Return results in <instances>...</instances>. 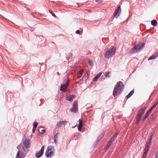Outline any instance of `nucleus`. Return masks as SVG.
<instances>
[{
    "instance_id": "49530a36",
    "label": "nucleus",
    "mask_w": 158,
    "mask_h": 158,
    "mask_svg": "<svg viewBox=\"0 0 158 158\" xmlns=\"http://www.w3.org/2000/svg\"><path fill=\"white\" fill-rule=\"evenodd\" d=\"M20 148V145H18L17 147V148L19 150V151Z\"/></svg>"
},
{
    "instance_id": "4468645a",
    "label": "nucleus",
    "mask_w": 158,
    "mask_h": 158,
    "mask_svg": "<svg viewBox=\"0 0 158 158\" xmlns=\"http://www.w3.org/2000/svg\"><path fill=\"white\" fill-rule=\"evenodd\" d=\"M104 133H102L98 137L97 139V141H96V142L97 143H98L100 140L104 136Z\"/></svg>"
},
{
    "instance_id": "1a4fd4ad",
    "label": "nucleus",
    "mask_w": 158,
    "mask_h": 158,
    "mask_svg": "<svg viewBox=\"0 0 158 158\" xmlns=\"http://www.w3.org/2000/svg\"><path fill=\"white\" fill-rule=\"evenodd\" d=\"M25 157L23 152L18 151L15 158H24Z\"/></svg>"
},
{
    "instance_id": "a878e982",
    "label": "nucleus",
    "mask_w": 158,
    "mask_h": 158,
    "mask_svg": "<svg viewBox=\"0 0 158 158\" xmlns=\"http://www.w3.org/2000/svg\"><path fill=\"white\" fill-rule=\"evenodd\" d=\"M142 116H141V115L137 114L136 119L140 120L142 118Z\"/></svg>"
},
{
    "instance_id": "9b49d317",
    "label": "nucleus",
    "mask_w": 158,
    "mask_h": 158,
    "mask_svg": "<svg viewBox=\"0 0 158 158\" xmlns=\"http://www.w3.org/2000/svg\"><path fill=\"white\" fill-rule=\"evenodd\" d=\"M67 122L66 121H59L57 123L56 126L57 127H61L62 125L64 124V123H67Z\"/></svg>"
},
{
    "instance_id": "ea45409f",
    "label": "nucleus",
    "mask_w": 158,
    "mask_h": 158,
    "mask_svg": "<svg viewBox=\"0 0 158 158\" xmlns=\"http://www.w3.org/2000/svg\"><path fill=\"white\" fill-rule=\"evenodd\" d=\"M140 120L136 119V124H137L139 122Z\"/></svg>"
},
{
    "instance_id": "2f4dec72",
    "label": "nucleus",
    "mask_w": 158,
    "mask_h": 158,
    "mask_svg": "<svg viewBox=\"0 0 158 158\" xmlns=\"http://www.w3.org/2000/svg\"><path fill=\"white\" fill-rule=\"evenodd\" d=\"M49 12L51 14V15L53 16L54 17H56L55 14L52 12V11H49Z\"/></svg>"
},
{
    "instance_id": "aec40b11",
    "label": "nucleus",
    "mask_w": 158,
    "mask_h": 158,
    "mask_svg": "<svg viewBox=\"0 0 158 158\" xmlns=\"http://www.w3.org/2000/svg\"><path fill=\"white\" fill-rule=\"evenodd\" d=\"M151 24L153 26H156L157 24V22L156 20H153L151 21Z\"/></svg>"
},
{
    "instance_id": "c03bdc74",
    "label": "nucleus",
    "mask_w": 158,
    "mask_h": 158,
    "mask_svg": "<svg viewBox=\"0 0 158 158\" xmlns=\"http://www.w3.org/2000/svg\"><path fill=\"white\" fill-rule=\"evenodd\" d=\"M110 147V146H108V145H107L106 146L105 149V150H106L108 148Z\"/></svg>"
},
{
    "instance_id": "bb28decb",
    "label": "nucleus",
    "mask_w": 158,
    "mask_h": 158,
    "mask_svg": "<svg viewBox=\"0 0 158 158\" xmlns=\"http://www.w3.org/2000/svg\"><path fill=\"white\" fill-rule=\"evenodd\" d=\"M38 125V123L37 122L34 123L33 127L36 128L37 127Z\"/></svg>"
},
{
    "instance_id": "393cba45",
    "label": "nucleus",
    "mask_w": 158,
    "mask_h": 158,
    "mask_svg": "<svg viewBox=\"0 0 158 158\" xmlns=\"http://www.w3.org/2000/svg\"><path fill=\"white\" fill-rule=\"evenodd\" d=\"M78 126H82V121L81 119H79Z\"/></svg>"
},
{
    "instance_id": "0eeeda50",
    "label": "nucleus",
    "mask_w": 158,
    "mask_h": 158,
    "mask_svg": "<svg viewBox=\"0 0 158 158\" xmlns=\"http://www.w3.org/2000/svg\"><path fill=\"white\" fill-rule=\"evenodd\" d=\"M77 101H74L73 107L70 110L72 112L75 113L76 112L77 109Z\"/></svg>"
},
{
    "instance_id": "de8ad7c7",
    "label": "nucleus",
    "mask_w": 158,
    "mask_h": 158,
    "mask_svg": "<svg viewBox=\"0 0 158 158\" xmlns=\"http://www.w3.org/2000/svg\"><path fill=\"white\" fill-rule=\"evenodd\" d=\"M151 141V140L148 139L147 143H150Z\"/></svg>"
},
{
    "instance_id": "ddd939ff",
    "label": "nucleus",
    "mask_w": 158,
    "mask_h": 158,
    "mask_svg": "<svg viewBox=\"0 0 158 158\" xmlns=\"http://www.w3.org/2000/svg\"><path fill=\"white\" fill-rule=\"evenodd\" d=\"M158 56V52L154 54L152 56H151L148 59V60H150L152 59H156Z\"/></svg>"
},
{
    "instance_id": "5701e85b",
    "label": "nucleus",
    "mask_w": 158,
    "mask_h": 158,
    "mask_svg": "<svg viewBox=\"0 0 158 158\" xmlns=\"http://www.w3.org/2000/svg\"><path fill=\"white\" fill-rule=\"evenodd\" d=\"M109 72H106L105 73V76L106 77H108V78H109L110 77V75H109Z\"/></svg>"
},
{
    "instance_id": "f257e3e1",
    "label": "nucleus",
    "mask_w": 158,
    "mask_h": 158,
    "mask_svg": "<svg viewBox=\"0 0 158 158\" xmlns=\"http://www.w3.org/2000/svg\"><path fill=\"white\" fill-rule=\"evenodd\" d=\"M124 85L123 83L121 81L117 82L115 85L113 92V96H117L118 94H121L123 90Z\"/></svg>"
},
{
    "instance_id": "e433bc0d",
    "label": "nucleus",
    "mask_w": 158,
    "mask_h": 158,
    "mask_svg": "<svg viewBox=\"0 0 158 158\" xmlns=\"http://www.w3.org/2000/svg\"><path fill=\"white\" fill-rule=\"evenodd\" d=\"M155 158H158V151L155 154Z\"/></svg>"
},
{
    "instance_id": "f3484780",
    "label": "nucleus",
    "mask_w": 158,
    "mask_h": 158,
    "mask_svg": "<svg viewBox=\"0 0 158 158\" xmlns=\"http://www.w3.org/2000/svg\"><path fill=\"white\" fill-rule=\"evenodd\" d=\"M102 73L101 72L99 73L96 76L94 77L93 78L94 81H96L97 80L98 78L101 76Z\"/></svg>"
},
{
    "instance_id": "09e8293b",
    "label": "nucleus",
    "mask_w": 158,
    "mask_h": 158,
    "mask_svg": "<svg viewBox=\"0 0 158 158\" xmlns=\"http://www.w3.org/2000/svg\"><path fill=\"white\" fill-rule=\"evenodd\" d=\"M66 59L67 60H69V58L67 56H66Z\"/></svg>"
},
{
    "instance_id": "4be33fe9",
    "label": "nucleus",
    "mask_w": 158,
    "mask_h": 158,
    "mask_svg": "<svg viewBox=\"0 0 158 158\" xmlns=\"http://www.w3.org/2000/svg\"><path fill=\"white\" fill-rule=\"evenodd\" d=\"M158 104V102H156V103H155L150 108L149 110H152L153 109H154L157 105Z\"/></svg>"
},
{
    "instance_id": "a211bd4d",
    "label": "nucleus",
    "mask_w": 158,
    "mask_h": 158,
    "mask_svg": "<svg viewBox=\"0 0 158 158\" xmlns=\"http://www.w3.org/2000/svg\"><path fill=\"white\" fill-rule=\"evenodd\" d=\"M117 135L118 134L117 133H116L114 134L113 136L110 139V141L113 142L114 141V139H115L117 137Z\"/></svg>"
},
{
    "instance_id": "7ed1b4c3",
    "label": "nucleus",
    "mask_w": 158,
    "mask_h": 158,
    "mask_svg": "<svg viewBox=\"0 0 158 158\" xmlns=\"http://www.w3.org/2000/svg\"><path fill=\"white\" fill-rule=\"evenodd\" d=\"M54 149L53 146H48L45 153V156L47 157H51L53 156L54 154Z\"/></svg>"
},
{
    "instance_id": "423d86ee",
    "label": "nucleus",
    "mask_w": 158,
    "mask_h": 158,
    "mask_svg": "<svg viewBox=\"0 0 158 158\" xmlns=\"http://www.w3.org/2000/svg\"><path fill=\"white\" fill-rule=\"evenodd\" d=\"M44 146H43L41 148L40 151L36 152L35 156L37 158H39L42 156L44 153Z\"/></svg>"
},
{
    "instance_id": "79ce46f5",
    "label": "nucleus",
    "mask_w": 158,
    "mask_h": 158,
    "mask_svg": "<svg viewBox=\"0 0 158 158\" xmlns=\"http://www.w3.org/2000/svg\"><path fill=\"white\" fill-rule=\"evenodd\" d=\"M35 128H33L32 129V133H34L35 132Z\"/></svg>"
},
{
    "instance_id": "f03ea898",
    "label": "nucleus",
    "mask_w": 158,
    "mask_h": 158,
    "mask_svg": "<svg viewBox=\"0 0 158 158\" xmlns=\"http://www.w3.org/2000/svg\"><path fill=\"white\" fill-rule=\"evenodd\" d=\"M116 48L113 46H112L104 54V57L106 59H109L114 55L115 52Z\"/></svg>"
},
{
    "instance_id": "c9c22d12",
    "label": "nucleus",
    "mask_w": 158,
    "mask_h": 158,
    "mask_svg": "<svg viewBox=\"0 0 158 158\" xmlns=\"http://www.w3.org/2000/svg\"><path fill=\"white\" fill-rule=\"evenodd\" d=\"M149 147L146 146L145 149V152H147L149 150Z\"/></svg>"
},
{
    "instance_id": "4c0bfd02",
    "label": "nucleus",
    "mask_w": 158,
    "mask_h": 158,
    "mask_svg": "<svg viewBox=\"0 0 158 158\" xmlns=\"http://www.w3.org/2000/svg\"><path fill=\"white\" fill-rule=\"evenodd\" d=\"M102 1V0H96V2L98 3L101 2Z\"/></svg>"
},
{
    "instance_id": "f8f14e48",
    "label": "nucleus",
    "mask_w": 158,
    "mask_h": 158,
    "mask_svg": "<svg viewBox=\"0 0 158 158\" xmlns=\"http://www.w3.org/2000/svg\"><path fill=\"white\" fill-rule=\"evenodd\" d=\"M146 109V107H142L139 111L138 113L137 114L138 115H141V116H142L143 114H144L145 110Z\"/></svg>"
},
{
    "instance_id": "3c124183",
    "label": "nucleus",
    "mask_w": 158,
    "mask_h": 158,
    "mask_svg": "<svg viewBox=\"0 0 158 158\" xmlns=\"http://www.w3.org/2000/svg\"><path fill=\"white\" fill-rule=\"evenodd\" d=\"M73 127V128H74V127Z\"/></svg>"
},
{
    "instance_id": "dca6fc26",
    "label": "nucleus",
    "mask_w": 158,
    "mask_h": 158,
    "mask_svg": "<svg viewBox=\"0 0 158 158\" xmlns=\"http://www.w3.org/2000/svg\"><path fill=\"white\" fill-rule=\"evenodd\" d=\"M60 134L59 133L57 132L55 134L54 137V142L55 144H56V143L57 141V139L58 138V136Z\"/></svg>"
},
{
    "instance_id": "37998d69",
    "label": "nucleus",
    "mask_w": 158,
    "mask_h": 158,
    "mask_svg": "<svg viewBox=\"0 0 158 158\" xmlns=\"http://www.w3.org/2000/svg\"><path fill=\"white\" fill-rule=\"evenodd\" d=\"M80 33V31L79 30H77L76 32V33L77 34H79Z\"/></svg>"
},
{
    "instance_id": "72a5a7b5",
    "label": "nucleus",
    "mask_w": 158,
    "mask_h": 158,
    "mask_svg": "<svg viewBox=\"0 0 158 158\" xmlns=\"http://www.w3.org/2000/svg\"><path fill=\"white\" fill-rule=\"evenodd\" d=\"M148 116L146 114L145 117L143 119V121L145 120Z\"/></svg>"
},
{
    "instance_id": "cd10ccee",
    "label": "nucleus",
    "mask_w": 158,
    "mask_h": 158,
    "mask_svg": "<svg viewBox=\"0 0 158 158\" xmlns=\"http://www.w3.org/2000/svg\"><path fill=\"white\" fill-rule=\"evenodd\" d=\"M89 63L91 66H92L93 65V61L91 60H89Z\"/></svg>"
},
{
    "instance_id": "6e6552de",
    "label": "nucleus",
    "mask_w": 158,
    "mask_h": 158,
    "mask_svg": "<svg viewBox=\"0 0 158 158\" xmlns=\"http://www.w3.org/2000/svg\"><path fill=\"white\" fill-rule=\"evenodd\" d=\"M121 9L120 6H119L118 8L114 12V17L117 18L121 13Z\"/></svg>"
},
{
    "instance_id": "6ab92c4d",
    "label": "nucleus",
    "mask_w": 158,
    "mask_h": 158,
    "mask_svg": "<svg viewBox=\"0 0 158 158\" xmlns=\"http://www.w3.org/2000/svg\"><path fill=\"white\" fill-rule=\"evenodd\" d=\"M134 93V90H132L131 92H130L128 94L127 96V98L128 99L130 98L131 96Z\"/></svg>"
},
{
    "instance_id": "b1692460",
    "label": "nucleus",
    "mask_w": 158,
    "mask_h": 158,
    "mask_svg": "<svg viewBox=\"0 0 158 158\" xmlns=\"http://www.w3.org/2000/svg\"><path fill=\"white\" fill-rule=\"evenodd\" d=\"M69 84V78L68 77L67 80H66L65 84L64 85H66L67 86H68Z\"/></svg>"
},
{
    "instance_id": "2eb2a0df",
    "label": "nucleus",
    "mask_w": 158,
    "mask_h": 158,
    "mask_svg": "<svg viewBox=\"0 0 158 158\" xmlns=\"http://www.w3.org/2000/svg\"><path fill=\"white\" fill-rule=\"evenodd\" d=\"M68 86L64 84H62L61 85L60 90L61 91H64Z\"/></svg>"
},
{
    "instance_id": "9d476101",
    "label": "nucleus",
    "mask_w": 158,
    "mask_h": 158,
    "mask_svg": "<svg viewBox=\"0 0 158 158\" xmlns=\"http://www.w3.org/2000/svg\"><path fill=\"white\" fill-rule=\"evenodd\" d=\"M75 97V95H70L66 96V99L67 100H68L69 101H72Z\"/></svg>"
},
{
    "instance_id": "58836bf2",
    "label": "nucleus",
    "mask_w": 158,
    "mask_h": 158,
    "mask_svg": "<svg viewBox=\"0 0 158 158\" xmlns=\"http://www.w3.org/2000/svg\"><path fill=\"white\" fill-rule=\"evenodd\" d=\"M82 126H78V129L79 131H81L82 128Z\"/></svg>"
},
{
    "instance_id": "7c9ffc66",
    "label": "nucleus",
    "mask_w": 158,
    "mask_h": 158,
    "mask_svg": "<svg viewBox=\"0 0 158 158\" xmlns=\"http://www.w3.org/2000/svg\"><path fill=\"white\" fill-rule=\"evenodd\" d=\"M152 136H153V133L152 132H151V135H150V136H149L148 139L151 140H152Z\"/></svg>"
},
{
    "instance_id": "39448f33",
    "label": "nucleus",
    "mask_w": 158,
    "mask_h": 158,
    "mask_svg": "<svg viewBox=\"0 0 158 158\" xmlns=\"http://www.w3.org/2000/svg\"><path fill=\"white\" fill-rule=\"evenodd\" d=\"M144 46V44H143L141 45L139 44L135 46L131 50V52L132 53H135L139 50L141 49Z\"/></svg>"
},
{
    "instance_id": "412c9836",
    "label": "nucleus",
    "mask_w": 158,
    "mask_h": 158,
    "mask_svg": "<svg viewBox=\"0 0 158 158\" xmlns=\"http://www.w3.org/2000/svg\"><path fill=\"white\" fill-rule=\"evenodd\" d=\"M83 72V70H81L77 73V75L78 78H80L81 77L82 74Z\"/></svg>"
},
{
    "instance_id": "a18cd8bd",
    "label": "nucleus",
    "mask_w": 158,
    "mask_h": 158,
    "mask_svg": "<svg viewBox=\"0 0 158 158\" xmlns=\"http://www.w3.org/2000/svg\"><path fill=\"white\" fill-rule=\"evenodd\" d=\"M38 37H39V38H40L41 39L42 38H42L43 40H44V38L42 36H38Z\"/></svg>"
},
{
    "instance_id": "f704fd0d",
    "label": "nucleus",
    "mask_w": 158,
    "mask_h": 158,
    "mask_svg": "<svg viewBox=\"0 0 158 158\" xmlns=\"http://www.w3.org/2000/svg\"><path fill=\"white\" fill-rule=\"evenodd\" d=\"M112 143L111 141H109L108 142V143L107 144V145L109 146H110V145H111V143Z\"/></svg>"
},
{
    "instance_id": "473e14b6",
    "label": "nucleus",
    "mask_w": 158,
    "mask_h": 158,
    "mask_svg": "<svg viewBox=\"0 0 158 158\" xmlns=\"http://www.w3.org/2000/svg\"><path fill=\"white\" fill-rule=\"evenodd\" d=\"M41 134H43L45 132V130H41V131H40V130H39Z\"/></svg>"
},
{
    "instance_id": "8fccbe9b",
    "label": "nucleus",
    "mask_w": 158,
    "mask_h": 158,
    "mask_svg": "<svg viewBox=\"0 0 158 158\" xmlns=\"http://www.w3.org/2000/svg\"><path fill=\"white\" fill-rule=\"evenodd\" d=\"M57 74H58V75H60V73H59V72H58V73H57Z\"/></svg>"
},
{
    "instance_id": "a19ab883",
    "label": "nucleus",
    "mask_w": 158,
    "mask_h": 158,
    "mask_svg": "<svg viewBox=\"0 0 158 158\" xmlns=\"http://www.w3.org/2000/svg\"><path fill=\"white\" fill-rule=\"evenodd\" d=\"M150 145V143H147V146H146L148 147H149Z\"/></svg>"
},
{
    "instance_id": "20e7f679",
    "label": "nucleus",
    "mask_w": 158,
    "mask_h": 158,
    "mask_svg": "<svg viewBox=\"0 0 158 158\" xmlns=\"http://www.w3.org/2000/svg\"><path fill=\"white\" fill-rule=\"evenodd\" d=\"M31 141L29 139H26L23 142L22 148L24 152H27L30 147Z\"/></svg>"
},
{
    "instance_id": "c85d7f7f",
    "label": "nucleus",
    "mask_w": 158,
    "mask_h": 158,
    "mask_svg": "<svg viewBox=\"0 0 158 158\" xmlns=\"http://www.w3.org/2000/svg\"><path fill=\"white\" fill-rule=\"evenodd\" d=\"M147 152H144L143 155V158H145L147 155Z\"/></svg>"
},
{
    "instance_id": "c756f323",
    "label": "nucleus",
    "mask_w": 158,
    "mask_h": 158,
    "mask_svg": "<svg viewBox=\"0 0 158 158\" xmlns=\"http://www.w3.org/2000/svg\"><path fill=\"white\" fill-rule=\"evenodd\" d=\"M151 112L152 111L150 110H149L146 114L149 116V114L151 113Z\"/></svg>"
}]
</instances>
